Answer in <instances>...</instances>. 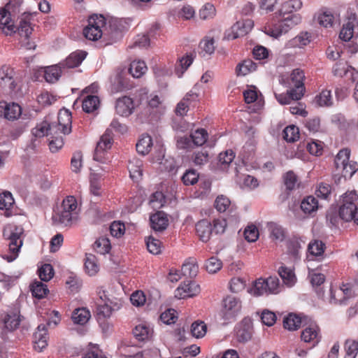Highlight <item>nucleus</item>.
Returning <instances> with one entry per match:
<instances>
[{
    "label": "nucleus",
    "instance_id": "c756f323",
    "mask_svg": "<svg viewBox=\"0 0 358 358\" xmlns=\"http://www.w3.org/2000/svg\"><path fill=\"white\" fill-rule=\"evenodd\" d=\"M153 334L152 329L147 324H140L133 329L134 336L139 341L150 339Z\"/></svg>",
    "mask_w": 358,
    "mask_h": 358
},
{
    "label": "nucleus",
    "instance_id": "4468645a",
    "mask_svg": "<svg viewBox=\"0 0 358 358\" xmlns=\"http://www.w3.org/2000/svg\"><path fill=\"white\" fill-rule=\"evenodd\" d=\"M49 325H50V322H48L47 324H39L34 334V347L38 352L42 351L48 345L49 336L47 326Z\"/></svg>",
    "mask_w": 358,
    "mask_h": 358
},
{
    "label": "nucleus",
    "instance_id": "5701e85b",
    "mask_svg": "<svg viewBox=\"0 0 358 358\" xmlns=\"http://www.w3.org/2000/svg\"><path fill=\"white\" fill-rule=\"evenodd\" d=\"M358 24V20L356 15L351 13L348 18V22L344 23L341 30L339 37L344 41H349L353 37L354 29Z\"/></svg>",
    "mask_w": 358,
    "mask_h": 358
},
{
    "label": "nucleus",
    "instance_id": "f3484780",
    "mask_svg": "<svg viewBox=\"0 0 358 358\" xmlns=\"http://www.w3.org/2000/svg\"><path fill=\"white\" fill-rule=\"evenodd\" d=\"M313 40V36L311 33L308 31H301L295 37L289 40L285 47L287 49L292 48H303L307 46Z\"/></svg>",
    "mask_w": 358,
    "mask_h": 358
},
{
    "label": "nucleus",
    "instance_id": "f257e3e1",
    "mask_svg": "<svg viewBox=\"0 0 358 358\" xmlns=\"http://www.w3.org/2000/svg\"><path fill=\"white\" fill-rule=\"evenodd\" d=\"M78 218V203L73 196H66L57 206L52 215L55 224L71 226Z\"/></svg>",
    "mask_w": 358,
    "mask_h": 358
},
{
    "label": "nucleus",
    "instance_id": "72a5a7b5",
    "mask_svg": "<svg viewBox=\"0 0 358 358\" xmlns=\"http://www.w3.org/2000/svg\"><path fill=\"white\" fill-rule=\"evenodd\" d=\"M278 273L285 285L291 287L295 285L296 278L291 268H288L285 266H281L278 269Z\"/></svg>",
    "mask_w": 358,
    "mask_h": 358
},
{
    "label": "nucleus",
    "instance_id": "774afa93",
    "mask_svg": "<svg viewBox=\"0 0 358 358\" xmlns=\"http://www.w3.org/2000/svg\"><path fill=\"white\" fill-rule=\"evenodd\" d=\"M222 267L221 260L215 257L209 258L206 263V271L210 273H215Z\"/></svg>",
    "mask_w": 358,
    "mask_h": 358
},
{
    "label": "nucleus",
    "instance_id": "69168bd1",
    "mask_svg": "<svg viewBox=\"0 0 358 358\" xmlns=\"http://www.w3.org/2000/svg\"><path fill=\"white\" fill-rule=\"evenodd\" d=\"M94 245L97 252L101 255L108 253L111 248L110 241L108 238L106 237H101L97 239L94 243Z\"/></svg>",
    "mask_w": 358,
    "mask_h": 358
},
{
    "label": "nucleus",
    "instance_id": "2f4dec72",
    "mask_svg": "<svg viewBox=\"0 0 358 358\" xmlns=\"http://www.w3.org/2000/svg\"><path fill=\"white\" fill-rule=\"evenodd\" d=\"M143 162L136 157H133L129 161L128 170L131 179L138 180L142 176Z\"/></svg>",
    "mask_w": 358,
    "mask_h": 358
},
{
    "label": "nucleus",
    "instance_id": "0e129e2a",
    "mask_svg": "<svg viewBox=\"0 0 358 358\" xmlns=\"http://www.w3.org/2000/svg\"><path fill=\"white\" fill-rule=\"evenodd\" d=\"M283 137L288 142H294L299 138V128L294 125H289L283 131Z\"/></svg>",
    "mask_w": 358,
    "mask_h": 358
},
{
    "label": "nucleus",
    "instance_id": "2eb2a0df",
    "mask_svg": "<svg viewBox=\"0 0 358 358\" xmlns=\"http://www.w3.org/2000/svg\"><path fill=\"white\" fill-rule=\"evenodd\" d=\"M200 290V286L196 282L186 281L175 290V296L178 299L192 297L197 295Z\"/></svg>",
    "mask_w": 358,
    "mask_h": 358
},
{
    "label": "nucleus",
    "instance_id": "6e6d98bb",
    "mask_svg": "<svg viewBox=\"0 0 358 358\" xmlns=\"http://www.w3.org/2000/svg\"><path fill=\"white\" fill-rule=\"evenodd\" d=\"M194 145L201 146L203 145L208 138V133L204 129H198L190 135Z\"/></svg>",
    "mask_w": 358,
    "mask_h": 358
},
{
    "label": "nucleus",
    "instance_id": "c9c22d12",
    "mask_svg": "<svg viewBox=\"0 0 358 358\" xmlns=\"http://www.w3.org/2000/svg\"><path fill=\"white\" fill-rule=\"evenodd\" d=\"M301 209L306 215H311L318 209V201L313 196L304 198L301 203Z\"/></svg>",
    "mask_w": 358,
    "mask_h": 358
},
{
    "label": "nucleus",
    "instance_id": "473e14b6",
    "mask_svg": "<svg viewBox=\"0 0 358 358\" xmlns=\"http://www.w3.org/2000/svg\"><path fill=\"white\" fill-rule=\"evenodd\" d=\"M14 204V199L10 192L0 194V210H5L4 215L10 217L13 215L11 208Z\"/></svg>",
    "mask_w": 358,
    "mask_h": 358
},
{
    "label": "nucleus",
    "instance_id": "864d4df0",
    "mask_svg": "<svg viewBox=\"0 0 358 358\" xmlns=\"http://www.w3.org/2000/svg\"><path fill=\"white\" fill-rule=\"evenodd\" d=\"M302 5L303 3L301 0L287 1L282 4L280 11L282 13H290L299 10Z\"/></svg>",
    "mask_w": 358,
    "mask_h": 358
},
{
    "label": "nucleus",
    "instance_id": "39448f33",
    "mask_svg": "<svg viewBox=\"0 0 358 358\" xmlns=\"http://www.w3.org/2000/svg\"><path fill=\"white\" fill-rule=\"evenodd\" d=\"M350 151L348 148L341 150L335 158L336 171L345 178H350L358 170V164L350 160Z\"/></svg>",
    "mask_w": 358,
    "mask_h": 358
},
{
    "label": "nucleus",
    "instance_id": "c85d7f7f",
    "mask_svg": "<svg viewBox=\"0 0 358 358\" xmlns=\"http://www.w3.org/2000/svg\"><path fill=\"white\" fill-rule=\"evenodd\" d=\"M196 231L200 240L203 242H207L213 233L211 224L206 220H201L196 224Z\"/></svg>",
    "mask_w": 358,
    "mask_h": 358
},
{
    "label": "nucleus",
    "instance_id": "de8ad7c7",
    "mask_svg": "<svg viewBox=\"0 0 358 358\" xmlns=\"http://www.w3.org/2000/svg\"><path fill=\"white\" fill-rule=\"evenodd\" d=\"M308 278H310V281L316 292L317 289H322L320 286L325 281V276L324 274L318 272L317 270L309 269Z\"/></svg>",
    "mask_w": 358,
    "mask_h": 358
},
{
    "label": "nucleus",
    "instance_id": "09e8293b",
    "mask_svg": "<svg viewBox=\"0 0 358 358\" xmlns=\"http://www.w3.org/2000/svg\"><path fill=\"white\" fill-rule=\"evenodd\" d=\"M234 157V152L231 150L222 152L218 157L217 166L220 169L223 171L226 170L229 164L233 162Z\"/></svg>",
    "mask_w": 358,
    "mask_h": 358
},
{
    "label": "nucleus",
    "instance_id": "79ce46f5",
    "mask_svg": "<svg viewBox=\"0 0 358 358\" xmlns=\"http://www.w3.org/2000/svg\"><path fill=\"white\" fill-rule=\"evenodd\" d=\"M147 69L145 62L138 59L130 64L129 71L134 78H138L147 71Z\"/></svg>",
    "mask_w": 358,
    "mask_h": 358
},
{
    "label": "nucleus",
    "instance_id": "f03ea898",
    "mask_svg": "<svg viewBox=\"0 0 358 358\" xmlns=\"http://www.w3.org/2000/svg\"><path fill=\"white\" fill-rule=\"evenodd\" d=\"M23 232L24 229L21 226L12 224L6 225L3 229V237L9 241V254L2 255V257L8 262L14 261L18 257L23 243L22 239Z\"/></svg>",
    "mask_w": 358,
    "mask_h": 358
},
{
    "label": "nucleus",
    "instance_id": "393cba45",
    "mask_svg": "<svg viewBox=\"0 0 358 358\" xmlns=\"http://www.w3.org/2000/svg\"><path fill=\"white\" fill-rule=\"evenodd\" d=\"M252 334V328L251 322L249 321H243L236 329V337L238 342L245 343L251 339Z\"/></svg>",
    "mask_w": 358,
    "mask_h": 358
},
{
    "label": "nucleus",
    "instance_id": "052dcab7",
    "mask_svg": "<svg viewBox=\"0 0 358 358\" xmlns=\"http://www.w3.org/2000/svg\"><path fill=\"white\" fill-rule=\"evenodd\" d=\"M99 176L96 173H91L90 175V193L95 196L101 195L102 189L101 183L99 181Z\"/></svg>",
    "mask_w": 358,
    "mask_h": 358
},
{
    "label": "nucleus",
    "instance_id": "ea45409f",
    "mask_svg": "<svg viewBox=\"0 0 358 358\" xmlns=\"http://www.w3.org/2000/svg\"><path fill=\"white\" fill-rule=\"evenodd\" d=\"M199 271V266L194 258H189L182 266L181 271L182 274L189 278H194L196 275Z\"/></svg>",
    "mask_w": 358,
    "mask_h": 358
},
{
    "label": "nucleus",
    "instance_id": "c03bdc74",
    "mask_svg": "<svg viewBox=\"0 0 358 358\" xmlns=\"http://www.w3.org/2000/svg\"><path fill=\"white\" fill-rule=\"evenodd\" d=\"M234 205L230 199L224 195H219L215 201V208L220 213L226 212L227 210H233Z\"/></svg>",
    "mask_w": 358,
    "mask_h": 358
},
{
    "label": "nucleus",
    "instance_id": "9d476101",
    "mask_svg": "<svg viewBox=\"0 0 358 358\" xmlns=\"http://www.w3.org/2000/svg\"><path fill=\"white\" fill-rule=\"evenodd\" d=\"M241 300L234 296H227L222 301L221 314L225 320H234L241 310Z\"/></svg>",
    "mask_w": 358,
    "mask_h": 358
},
{
    "label": "nucleus",
    "instance_id": "680f3d73",
    "mask_svg": "<svg viewBox=\"0 0 358 358\" xmlns=\"http://www.w3.org/2000/svg\"><path fill=\"white\" fill-rule=\"evenodd\" d=\"M317 22L320 25L329 28L332 27L334 22V16L330 11H324L317 16Z\"/></svg>",
    "mask_w": 358,
    "mask_h": 358
},
{
    "label": "nucleus",
    "instance_id": "f8f14e48",
    "mask_svg": "<svg viewBox=\"0 0 358 358\" xmlns=\"http://www.w3.org/2000/svg\"><path fill=\"white\" fill-rule=\"evenodd\" d=\"M253 25L252 20L250 19L240 20L225 32L224 37L228 40H233L243 36L251 31Z\"/></svg>",
    "mask_w": 358,
    "mask_h": 358
},
{
    "label": "nucleus",
    "instance_id": "49530a36",
    "mask_svg": "<svg viewBox=\"0 0 358 358\" xmlns=\"http://www.w3.org/2000/svg\"><path fill=\"white\" fill-rule=\"evenodd\" d=\"M99 99L97 96L88 95L83 101V109L86 113H92L99 108Z\"/></svg>",
    "mask_w": 358,
    "mask_h": 358
},
{
    "label": "nucleus",
    "instance_id": "aec40b11",
    "mask_svg": "<svg viewBox=\"0 0 358 358\" xmlns=\"http://www.w3.org/2000/svg\"><path fill=\"white\" fill-rule=\"evenodd\" d=\"M0 29L7 36L15 33V27L11 18V14L6 8L0 9Z\"/></svg>",
    "mask_w": 358,
    "mask_h": 358
},
{
    "label": "nucleus",
    "instance_id": "cd10ccee",
    "mask_svg": "<svg viewBox=\"0 0 358 358\" xmlns=\"http://www.w3.org/2000/svg\"><path fill=\"white\" fill-rule=\"evenodd\" d=\"M150 225L155 231H162L168 226V219L162 212H157L150 217Z\"/></svg>",
    "mask_w": 358,
    "mask_h": 358
},
{
    "label": "nucleus",
    "instance_id": "bb28decb",
    "mask_svg": "<svg viewBox=\"0 0 358 358\" xmlns=\"http://www.w3.org/2000/svg\"><path fill=\"white\" fill-rule=\"evenodd\" d=\"M267 229L271 241L279 243L283 241L285 238L286 232L281 225L275 222H268L267 224Z\"/></svg>",
    "mask_w": 358,
    "mask_h": 358
},
{
    "label": "nucleus",
    "instance_id": "6e6552de",
    "mask_svg": "<svg viewBox=\"0 0 358 358\" xmlns=\"http://www.w3.org/2000/svg\"><path fill=\"white\" fill-rule=\"evenodd\" d=\"M21 322L19 311L13 310L0 317V337L6 339L8 334L16 330Z\"/></svg>",
    "mask_w": 358,
    "mask_h": 358
},
{
    "label": "nucleus",
    "instance_id": "ddd939ff",
    "mask_svg": "<svg viewBox=\"0 0 358 358\" xmlns=\"http://www.w3.org/2000/svg\"><path fill=\"white\" fill-rule=\"evenodd\" d=\"M305 78L304 72L299 69H294L290 75L291 84L293 86L292 89V94L296 99H301L303 95Z\"/></svg>",
    "mask_w": 358,
    "mask_h": 358
},
{
    "label": "nucleus",
    "instance_id": "7ed1b4c3",
    "mask_svg": "<svg viewBox=\"0 0 358 358\" xmlns=\"http://www.w3.org/2000/svg\"><path fill=\"white\" fill-rule=\"evenodd\" d=\"M338 215L342 220L354 221L358 225V195L355 192H347L342 196Z\"/></svg>",
    "mask_w": 358,
    "mask_h": 358
},
{
    "label": "nucleus",
    "instance_id": "8fccbe9b",
    "mask_svg": "<svg viewBox=\"0 0 358 358\" xmlns=\"http://www.w3.org/2000/svg\"><path fill=\"white\" fill-rule=\"evenodd\" d=\"M257 66L252 60L248 59L239 64L236 69L237 76H244L256 70Z\"/></svg>",
    "mask_w": 358,
    "mask_h": 358
},
{
    "label": "nucleus",
    "instance_id": "a19ab883",
    "mask_svg": "<svg viewBox=\"0 0 358 358\" xmlns=\"http://www.w3.org/2000/svg\"><path fill=\"white\" fill-rule=\"evenodd\" d=\"M30 290L33 296L37 299H43L49 293L47 285L41 281L33 282L30 285Z\"/></svg>",
    "mask_w": 358,
    "mask_h": 358
},
{
    "label": "nucleus",
    "instance_id": "dca6fc26",
    "mask_svg": "<svg viewBox=\"0 0 358 358\" xmlns=\"http://www.w3.org/2000/svg\"><path fill=\"white\" fill-rule=\"evenodd\" d=\"M301 337L303 341L312 343V346L315 347L321 338L319 327L315 323L310 324L302 331Z\"/></svg>",
    "mask_w": 358,
    "mask_h": 358
},
{
    "label": "nucleus",
    "instance_id": "f704fd0d",
    "mask_svg": "<svg viewBox=\"0 0 358 358\" xmlns=\"http://www.w3.org/2000/svg\"><path fill=\"white\" fill-rule=\"evenodd\" d=\"M85 271L90 276L95 275L99 271L96 257L92 254H86L85 259Z\"/></svg>",
    "mask_w": 358,
    "mask_h": 358
},
{
    "label": "nucleus",
    "instance_id": "a211bd4d",
    "mask_svg": "<svg viewBox=\"0 0 358 358\" xmlns=\"http://www.w3.org/2000/svg\"><path fill=\"white\" fill-rule=\"evenodd\" d=\"M164 151L163 148H160L156 155L152 159V162L157 163L159 165V169L164 171H173L176 169V163L173 158L164 157Z\"/></svg>",
    "mask_w": 358,
    "mask_h": 358
},
{
    "label": "nucleus",
    "instance_id": "4be33fe9",
    "mask_svg": "<svg viewBox=\"0 0 358 358\" xmlns=\"http://www.w3.org/2000/svg\"><path fill=\"white\" fill-rule=\"evenodd\" d=\"M62 65L58 64L51 65L42 67L41 72L43 74V77L46 82L49 83H55L57 82L62 73Z\"/></svg>",
    "mask_w": 358,
    "mask_h": 358
},
{
    "label": "nucleus",
    "instance_id": "4d7b16f0",
    "mask_svg": "<svg viewBox=\"0 0 358 358\" xmlns=\"http://www.w3.org/2000/svg\"><path fill=\"white\" fill-rule=\"evenodd\" d=\"M206 331L207 327L202 321H196L192 324L191 333L196 338L203 337L206 334Z\"/></svg>",
    "mask_w": 358,
    "mask_h": 358
},
{
    "label": "nucleus",
    "instance_id": "5fc2aeb1",
    "mask_svg": "<svg viewBox=\"0 0 358 358\" xmlns=\"http://www.w3.org/2000/svg\"><path fill=\"white\" fill-rule=\"evenodd\" d=\"M50 127H51V124L47 121H43L37 124L36 126L32 129L31 133L35 137L41 138L50 134Z\"/></svg>",
    "mask_w": 358,
    "mask_h": 358
},
{
    "label": "nucleus",
    "instance_id": "6ab92c4d",
    "mask_svg": "<svg viewBox=\"0 0 358 358\" xmlns=\"http://www.w3.org/2000/svg\"><path fill=\"white\" fill-rule=\"evenodd\" d=\"M134 110L132 99L129 96H122L116 101L115 112L120 116L128 117Z\"/></svg>",
    "mask_w": 358,
    "mask_h": 358
},
{
    "label": "nucleus",
    "instance_id": "1a4fd4ad",
    "mask_svg": "<svg viewBox=\"0 0 358 358\" xmlns=\"http://www.w3.org/2000/svg\"><path fill=\"white\" fill-rule=\"evenodd\" d=\"M71 123V112L66 109L60 110L57 116V122L52 123L50 127V134H63L66 135L70 134Z\"/></svg>",
    "mask_w": 358,
    "mask_h": 358
},
{
    "label": "nucleus",
    "instance_id": "423d86ee",
    "mask_svg": "<svg viewBox=\"0 0 358 358\" xmlns=\"http://www.w3.org/2000/svg\"><path fill=\"white\" fill-rule=\"evenodd\" d=\"M113 143V133L110 129H107L97 143L94 154V159L101 164L108 163L110 161L108 150L111 148Z\"/></svg>",
    "mask_w": 358,
    "mask_h": 358
},
{
    "label": "nucleus",
    "instance_id": "3c124183",
    "mask_svg": "<svg viewBox=\"0 0 358 358\" xmlns=\"http://www.w3.org/2000/svg\"><path fill=\"white\" fill-rule=\"evenodd\" d=\"M194 57L192 54L186 55L182 57L180 60L178 64L176 67V74L178 78H180L184 72L192 64Z\"/></svg>",
    "mask_w": 358,
    "mask_h": 358
},
{
    "label": "nucleus",
    "instance_id": "37998d69",
    "mask_svg": "<svg viewBox=\"0 0 358 358\" xmlns=\"http://www.w3.org/2000/svg\"><path fill=\"white\" fill-rule=\"evenodd\" d=\"M344 348L345 352L344 358H358V338L347 340Z\"/></svg>",
    "mask_w": 358,
    "mask_h": 358
},
{
    "label": "nucleus",
    "instance_id": "a18cd8bd",
    "mask_svg": "<svg viewBox=\"0 0 358 358\" xmlns=\"http://www.w3.org/2000/svg\"><path fill=\"white\" fill-rule=\"evenodd\" d=\"M314 101L318 106H331L333 104L331 90H322L315 97Z\"/></svg>",
    "mask_w": 358,
    "mask_h": 358
},
{
    "label": "nucleus",
    "instance_id": "9b49d317",
    "mask_svg": "<svg viewBox=\"0 0 358 358\" xmlns=\"http://www.w3.org/2000/svg\"><path fill=\"white\" fill-rule=\"evenodd\" d=\"M317 296L325 302L331 304H344L346 300L342 292L341 286L335 287L329 285L328 287V296H325V292L322 289H317Z\"/></svg>",
    "mask_w": 358,
    "mask_h": 358
},
{
    "label": "nucleus",
    "instance_id": "e2e57ef3",
    "mask_svg": "<svg viewBox=\"0 0 358 358\" xmlns=\"http://www.w3.org/2000/svg\"><path fill=\"white\" fill-rule=\"evenodd\" d=\"M325 245L321 241L314 240L308 244V252L310 255L319 257L323 255Z\"/></svg>",
    "mask_w": 358,
    "mask_h": 358
},
{
    "label": "nucleus",
    "instance_id": "58836bf2",
    "mask_svg": "<svg viewBox=\"0 0 358 358\" xmlns=\"http://www.w3.org/2000/svg\"><path fill=\"white\" fill-rule=\"evenodd\" d=\"M152 145L151 136L148 134H143L136 143V150L139 154L145 155L149 153Z\"/></svg>",
    "mask_w": 358,
    "mask_h": 358
},
{
    "label": "nucleus",
    "instance_id": "7c9ffc66",
    "mask_svg": "<svg viewBox=\"0 0 358 358\" xmlns=\"http://www.w3.org/2000/svg\"><path fill=\"white\" fill-rule=\"evenodd\" d=\"M17 31L18 34L24 37L26 39L29 38L33 31V27L30 21V15L24 13L20 19L18 27L15 28V31Z\"/></svg>",
    "mask_w": 358,
    "mask_h": 358
},
{
    "label": "nucleus",
    "instance_id": "13d9d810",
    "mask_svg": "<svg viewBox=\"0 0 358 358\" xmlns=\"http://www.w3.org/2000/svg\"><path fill=\"white\" fill-rule=\"evenodd\" d=\"M7 106L8 107L5 113V118L13 120L20 116L22 113V109L20 105L15 103H8Z\"/></svg>",
    "mask_w": 358,
    "mask_h": 358
},
{
    "label": "nucleus",
    "instance_id": "20e7f679",
    "mask_svg": "<svg viewBox=\"0 0 358 358\" xmlns=\"http://www.w3.org/2000/svg\"><path fill=\"white\" fill-rule=\"evenodd\" d=\"M280 292V280L276 276L256 280L248 292L255 296L268 294H277Z\"/></svg>",
    "mask_w": 358,
    "mask_h": 358
},
{
    "label": "nucleus",
    "instance_id": "338daca9",
    "mask_svg": "<svg viewBox=\"0 0 358 358\" xmlns=\"http://www.w3.org/2000/svg\"><path fill=\"white\" fill-rule=\"evenodd\" d=\"M165 203V197L162 192L153 193L150 197L149 204L155 209L161 208Z\"/></svg>",
    "mask_w": 358,
    "mask_h": 358
},
{
    "label": "nucleus",
    "instance_id": "4c0bfd02",
    "mask_svg": "<svg viewBox=\"0 0 358 358\" xmlns=\"http://www.w3.org/2000/svg\"><path fill=\"white\" fill-rule=\"evenodd\" d=\"M91 317L90 312L85 308H77L72 313V320L75 324L84 325Z\"/></svg>",
    "mask_w": 358,
    "mask_h": 358
},
{
    "label": "nucleus",
    "instance_id": "0eeeda50",
    "mask_svg": "<svg viewBox=\"0 0 358 358\" xmlns=\"http://www.w3.org/2000/svg\"><path fill=\"white\" fill-rule=\"evenodd\" d=\"M106 20L102 15H93L89 17L88 25L83 30L85 36L91 41H97L103 34Z\"/></svg>",
    "mask_w": 358,
    "mask_h": 358
},
{
    "label": "nucleus",
    "instance_id": "b1692460",
    "mask_svg": "<svg viewBox=\"0 0 358 358\" xmlns=\"http://www.w3.org/2000/svg\"><path fill=\"white\" fill-rule=\"evenodd\" d=\"M199 94L194 90H191L189 92L184 96V98L177 104L176 108V113L177 115L184 116L187 114L188 108L192 102L197 101Z\"/></svg>",
    "mask_w": 358,
    "mask_h": 358
},
{
    "label": "nucleus",
    "instance_id": "603ef678",
    "mask_svg": "<svg viewBox=\"0 0 358 358\" xmlns=\"http://www.w3.org/2000/svg\"><path fill=\"white\" fill-rule=\"evenodd\" d=\"M301 324V318L295 314H289L283 320V326L289 331L296 330Z\"/></svg>",
    "mask_w": 358,
    "mask_h": 358
},
{
    "label": "nucleus",
    "instance_id": "e433bc0d",
    "mask_svg": "<svg viewBox=\"0 0 358 358\" xmlns=\"http://www.w3.org/2000/svg\"><path fill=\"white\" fill-rule=\"evenodd\" d=\"M264 32L267 35L275 38L287 33L282 20L266 26L264 27Z\"/></svg>",
    "mask_w": 358,
    "mask_h": 358
},
{
    "label": "nucleus",
    "instance_id": "a878e982",
    "mask_svg": "<svg viewBox=\"0 0 358 358\" xmlns=\"http://www.w3.org/2000/svg\"><path fill=\"white\" fill-rule=\"evenodd\" d=\"M87 53L85 51L78 50L72 52L63 62H60L63 69H71L78 66L85 59Z\"/></svg>",
    "mask_w": 358,
    "mask_h": 358
},
{
    "label": "nucleus",
    "instance_id": "412c9836",
    "mask_svg": "<svg viewBox=\"0 0 358 358\" xmlns=\"http://www.w3.org/2000/svg\"><path fill=\"white\" fill-rule=\"evenodd\" d=\"M15 72L13 69L9 66L3 65L0 69V84L3 87H7L10 92L15 88L14 80Z\"/></svg>",
    "mask_w": 358,
    "mask_h": 358
},
{
    "label": "nucleus",
    "instance_id": "bf43d9fd",
    "mask_svg": "<svg viewBox=\"0 0 358 358\" xmlns=\"http://www.w3.org/2000/svg\"><path fill=\"white\" fill-rule=\"evenodd\" d=\"M145 242L148 250L151 254L158 255L162 252V245L159 240L150 236L147 238Z\"/></svg>",
    "mask_w": 358,
    "mask_h": 358
}]
</instances>
